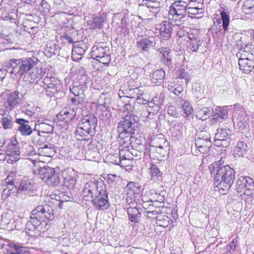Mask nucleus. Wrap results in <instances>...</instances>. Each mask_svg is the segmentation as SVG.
Instances as JSON below:
<instances>
[{
	"label": "nucleus",
	"instance_id": "f257e3e1",
	"mask_svg": "<svg viewBox=\"0 0 254 254\" xmlns=\"http://www.w3.org/2000/svg\"><path fill=\"white\" fill-rule=\"evenodd\" d=\"M209 170L211 175L215 177L214 183L220 193L227 194L235 179L234 170L229 165H221L219 162H215L209 166Z\"/></svg>",
	"mask_w": 254,
	"mask_h": 254
},
{
	"label": "nucleus",
	"instance_id": "f03ea898",
	"mask_svg": "<svg viewBox=\"0 0 254 254\" xmlns=\"http://www.w3.org/2000/svg\"><path fill=\"white\" fill-rule=\"evenodd\" d=\"M38 62V59L35 57L12 59L8 63V70L12 74L21 78L23 77V80L26 81L30 73L36 69Z\"/></svg>",
	"mask_w": 254,
	"mask_h": 254
},
{
	"label": "nucleus",
	"instance_id": "7ed1b4c3",
	"mask_svg": "<svg viewBox=\"0 0 254 254\" xmlns=\"http://www.w3.org/2000/svg\"><path fill=\"white\" fill-rule=\"evenodd\" d=\"M139 122V118L129 112L123 116L118 125L119 137L121 138H127L134 134Z\"/></svg>",
	"mask_w": 254,
	"mask_h": 254
},
{
	"label": "nucleus",
	"instance_id": "20e7f679",
	"mask_svg": "<svg viewBox=\"0 0 254 254\" xmlns=\"http://www.w3.org/2000/svg\"><path fill=\"white\" fill-rule=\"evenodd\" d=\"M97 122V118L93 114H88L83 117L76 130V135L78 134L83 137L88 135L94 136L96 133Z\"/></svg>",
	"mask_w": 254,
	"mask_h": 254
},
{
	"label": "nucleus",
	"instance_id": "39448f33",
	"mask_svg": "<svg viewBox=\"0 0 254 254\" xmlns=\"http://www.w3.org/2000/svg\"><path fill=\"white\" fill-rule=\"evenodd\" d=\"M39 178L51 186H58L60 184L59 175L56 173L55 170L47 165L39 166L38 169Z\"/></svg>",
	"mask_w": 254,
	"mask_h": 254
},
{
	"label": "nucleus",
	"instance_id": "423d86ee",
	"mask_svg": "<svg viewBox=\"0 0 254 254\" xmlns=\"http://www.w3.org/2000/svg\"><path fill=\"white\" fill-rule=\"evenodd\" d=\"M92 58L100 63L108 65L111 61V52L109 46L104 43H98L92 47Z\"/></svg>",
	"mask_w": 254,
	"mask_h": 254
},
{
	"label": "nucleus",
	"instance_id": "0eeeda50",
	"mask_svg": "<svg viewBox=\"0 0 254 254\" xmlns=\"http://www.w3.org/2000/svg\"><path fill=\"white\" fill-rule=\"evenodd\" d=\"M236 189L238 192H243V194L247 195L246 201H252V195L254 193V182L249 177H240L236 182Z\"/></svg>",
	"mask_w": 254,
	"mask_h": 254
},
{
	"label": "nucleus",
	"instance_id": "6e6552de",
	"mask_svg": "<svg viewBox=\"0 0 254 254\" xmlns=\"http://www.w3.org/2000/svg\"><path fill=\"white\" fill-rule=\"evenodd\" d=\"M32 213L43 224L47 225L46 220H52L54 218V210L49 205H39L32 211Z\"/></svg>",
	"mask_w": 254,
	"mask_h": 254
},
{
	"label": "nucleus",
	"instance_id": "1a4fd4ad",
	"mask_svg": "<svg viewBox=\"0 0 254 254\" xmlns=\"http://www.w3.org/2000/svg\"><path fill=\"white\" fill-rule=\"evenodd\" d=\"M96 210H107L110 206L107 189H103L90 199Z\"/></svg>",
	"mask_w": 254,
	"mask_h": 254
},
{
	"label": "nucleus",
	"instance_id": "9d476101",
	"mask_svg": "<svg viewBox=\"0 0 254 254\" xmlns=\"http://www.w3.org/2000/svg\"><path fill=\"white\" fill-rule=\"evenodd\" d=\"M106 188V186L102 181L99 182L90 181L84 185L82 195L83 197L91 199L100 191V190Z\"/></svg>",
	"mask_w": 254,
	"mask_h": 254
},
{
	"label": "nucleus",
	"instance_id": "9b49d317",
	"mask_svg": "<svg viewBox=\"0 0 254 254\" xmlns=\"http://www.w3.org/2000/svg\"><path fill=\"white\" fill-rule=\"evenodd\" d=\"M188 4L183 0H176L170 6L169 16L173 18L181 19L187 15Z\"/></svg>",
	"mask_w": 254,
	"mask_h": 254
},
{
	"label": "nucleus",
	"instance_id": "f8f14e48",
	"mask_svg": "<svg viewBox=\"0 0 254 254\" xmlns=\"http://www.w3.org/2000/svg\"><path fill=\"white\" fill-rule=\"evenodd\" d=\"M34 186L32 182L27 178H24L18 184L17 190V196L25 199L32 195Z\"/></svg>",
	"mask_w": 254,
	"mask_h": 254
},
{
	"label": "nucleus",
	"instance_id": "ddd939ff",
	"mask_svg": "<svg viewBox=\"0 0 254 254\" xmlns=\"http://www.w3.org/2000/svg\"><path fill=\"white\" fill-rule=\"evenodd\" d=\"M26 233L29 236H36L44 232L43 224L31 213L30 220L26 225Z\"/></svg>",
	"mask_w": 254,
	"mask_h": 254
},
{
	"label": "nucleus",
	"instance_id": "4468645a",
	"mask_svg": "<svg viewBox=\"0 0 254 254\" xmlns=\"http://www.w3.org/2000/svg\"><path fill=\"white\" fill-rule=\"evenodd\" d=\"M127 203L126 209L129 220L132 222L138 223L141 217V211L137 202L135 201H128V198Z\"/></svg>",
	"mask_w": 254,
	"mask_h": 254
},
{
	"label": "nucleus",
	"instance_id": "2eb2a0df",
	"mask_svg": "<svg viewBox=\"0 0 254 254\" xmlns=\"http://www.w3.org/2000/svg\"><path fill=\"white\" fill-rule=\"evenodd\" d=\"M160 137H155L154 138V141L156 143V146H149L148 148V152L150 158L155 159V158L159 159L160 157V154L157 150L162 149L163 145L168 144V142L164 137L163 134L160 135Z\"/></svg>",
	"mask_w": 254,
	"mask_h": 254
},
{
	"label": "nucleus",
	"instance_id": "dca6fc26",
	"mask_svg": "<svg viewBox=\"0 0 254 254\" xmlns=\"http://www.w3.org/2000/svg\"><path fill=\"white\" fill-rule=\"evenodd\" d=\"M156 38L154 37H142L136 42L137 48L141 52H148L151 47L155 46Z\"/></svg>",
	"mask_w": 254,
	"mask_h": 254
},
{
	"label": "nucleus",
	"instance_id": "f3484780",
	"mask_svg": "<svg viewBox=\"0 0 254 254\" xmlns=\"http://www.w3.org/2000/svg\"><path fill=\"white\" fill-rule=\"evenodd\" d=\"M188 36L187 51L189 52H196L202 45L198 34H194L187 32Z\"/></svg>",
	"mask_w": 254,
	"mask_h": 254
},
{
	"label": "nucleus",
	"instance_id": "a211bd4d",
	"mask_svg": "<svg viewBox=\"0 0 254 254\" xmlns=\"http://www.w3.org/2000/svg\"><path fill=\"white\" fill-rule=\"evenodd\" d=\"M80 113L77 111V108L68 107L62 110L57 116L58 119L65 123L68 122L72 119L75 118Z\"/></svg>",
	"mask_w": 254,
	"mask_h": 254
},
{
	"label": "nucleus",
	"instance_id": "6ab92c4d",
	"mask_svg": "<svg viewBox=\"0 0 254 254\" xmlns=\"http://www.w3.org/2000/svg\"><path fill=\"white\" fill-rule=\"evenodd\" d=\"M111 103V96L108 93H102L98 100V107L101 108V111H104L105 117L107 118L111 116V113L108 110Z\"/></svg>",
	"mask_w": 254,
	"mask_h": 254
},
{
	"label": "nucleus",
	"instance_id": "aec40b11",
	"mask_svg": "<svg viewBox=\"0 0 254 254\" xmlns=\"http://www.w3.org/2000/svg\"><path fill=\"white\" fill-rule=\"evenodd\" d=\"M158 27L160 38L163 40L169 39L174 29V25H172L169 22L164 21L160 23Z\"/></svg>",
	"mask_w": 254,
	"mask_h": 254
},
{
	"label": "nucleus",
	"instance_id": "412c9836",
	"mask_svg": "<svg viewBox=\"0 0 254 254\" xmlns=\"http://www.w3.org/2000/svg\"><path fill=\"white\" fill-rule=\"evenodd\" d=\"M15 122L19 125L17 130L23 136H29L34 131L29 125L30 122L28 120L22 118H17Z\"/></svg>",
	"mask_w": 254,
	"mask_h": 254
},
{
	"label": "nucleus",
	"instance_id": "4be33fe9",
	"mask_svg": "<svg viewBox=\"0 0 254 254\" xmlns=\"http://www.w3.org/2000/svg\"><path fill=\"white\" fill-rule=\"evenodd\" d=\"M107 18L106 14L98 13V15H94L92 19L88 21V25L92 29L102 28Z\"/></svg>",
	"mask_w": 254,
	"mask_h": 254
},
{
	"label": "nucleus",
	"instance_id": "5701e85b",
	"mask_svg": "<svg viewBox=\"0 0 254 254\" xmlns=\"http://www.w3.org/2000/svg\"><path fill=\"white\" fill-rule=\"evenodd\" d=\"M127 198L126 201L128 198V201H135L133 198L136 197L140 192V186L138 184L134 182H129L127 186Z\"/></svg>",
	"mask_w": 254,
	"mask_h": 254
},
{
	"label": "nucleus",
	"instance_id": "b1692460",
	"mask_svg": "<svg viewBox=\"0 0 254 254\" xmlns=\"http://www.w3.org/2000/svg\"><path fill=\"white\" fill-rule=\"evenodd\" d=\"M88 83V79L86 77H84L82 82L80 83L77 82L72 87H70V93L74 96L84 95V92L87 89Z\"/></svg>",
	"mask_w": 254,
	"mask_h": 254
},
{
	"label": "nucleus",
	"instance_id": "393cba45",
	"mask_svg": "<svg viewBox=\"0 0 254 254\" xmlns=\"http://www.w3.org/2000/svg\"><path fill=\"white\" fill-rule=\"evenodd\" d=\"M42 119H39L36 122L34 126V131H37L38 136H41V133H52L54 130L53 124H42Z\"/></svg>",
	"mask_w": 254,
	"mask_h": 254
},
{
	"label": "nucleus",
	"instance_id": "a878e982",
	"mask_svg": "<svg viewBox=\"0 0 254 254\" xmlns=\"http://www.w3.org/2000/svg\"><path fill=\"white\" fill-rule=\"evenodd\" d=\"M87 49V46L83 43L73 45L72 49V59L75 61L81 59L82 56L85 54Z\"/></svg>",
	"mask_w": 254,
	"mask_h": 254
},
{
	"label": "nucleus",
	"instance_id": "bb28decb",
	"mask_svg": "<svg viewBox=\"0 0 254 254\" xmlns=\"http://www.w3.org/2000/svg\"><path fill=\"white\" fill-rule=\"evenodd\" d=\"M228 117L227 107L217 106L214 111L212 117V122H220V120H224Z\"/></svg>",
	"mask_w": 254,
	"mask_h": 254
},
{
	"label": "nucleus",
	"instance_id": "cd10ccee",
	"mask_svg": "<svg viewBox=\"0 0 254 254\" xmlns=\"http://www.w3.org/2000/svg\"><path fill=\"white\" fill-rule=\"evenodd\" d=\"M141 5L146 6L150 12L157 14L160 10V2L156 0H143Z\"/></svg>",
	"mask_w": 254,
	"mask_h": 254
},
{
	"label": "nucleus",
	"instance_id": "c85d7f7f",
	"mask_svg": "<svg viewBox=\"0 0 254 254\" xmlns=\"http://www.w3.org/2000/svg\"><path fill=\"white\" fill-rule=\"evenodd\" d=\"M240 69L244 73L248 74L252 69H254V61L251 59H243L239 60Z\"/></svg>",
	"mask_w": 254,
	"mask_h": 254
},
{
	"label": "nucleus",
	"instance_id": "c756f323",
	"mask_svg": "<svg viewBox=\"0 0 254 254\" xmlns=\"http://www.w3.org/2000/svg\"><path fill=\"white\" fill-rule=\"evenodd\" d=\"M140 142L139 140L136 139L135 142L132 145L133 150L131 153V154L135 156H141L142 153H143L144 156H145L147 152L148 153V150L146 148L145 145Z\"/></svg>",
	"mask_w": 254,
	"mask_h": 254
},
{
	"label": "nucleus",
	"instance_id": "7c9ffc66",
	"mask_svg": "<svg viewBox=\"0 0 254 254\" xmlns=\"http://www.w3.org/2000/svg\"><path fill=\"white\" fill-rule=\"evenodd\" d=\"M165 75V71L162 68L158 69L153 71L151 75L152 82L156 85H160L163 82Z\"/></svg>",
	"mask_w": 254,
	"mask_h": 254
},
{
	"label": "nucleus",
	"instance_id": "2f4dec72",
	"mask_svg": "<svg viewBox=\"0 0 254 254\" xmlns=\"http://www.w3.org/2000/svg\"><path fill=\"white\" fill-rule=\"evenodd\" d=\"M18 92H12L7 94L6 99V107L7 109L11 110L18 104Z\"/></svg>",
	"mask_w": 254,
	"mask_h": 254
},
{
	"label": "nucleus",
	"instance_id": "473e14b6",
	"mask_svg": "<svg viewBox=\"0 0 254 254\" xmlns=\"http://www.w3.org/2000/svg\"><path fill=\"white\" fill-rule=\"evenodd\" d=\"M248 146L244 141H239L234 150L235 157H245L247 155Z\"/></svg>",
	"mask_w": 254,
	"mask_h": 254
},
{
	"label": "nucleus",
	"instance_id": "72a5a7b5",
	"mask_svg": "<svg viewBox=\"0 0 254 254\" xmlns=\"http://www.w3.org/2000/svg\"><path fill=\"white\" fill-rule=\"evenodd\" d=\"M85 99V95H77L71 97L70 98V101L71 104L69 106L71 108H77V111L80 113L81 110V107L82 106V103L83 102Z\"/></svg>",
	"mask_w": 254,
	"mask_h": 254
},
{
	"label": "nucleus",
	"instance_id": "f704fd0d",
	"mask_svg": "<svg viewBox=\"0 0 254 254\" xmlns=\"http://www.w3.org/2000/svg\"><path fill=\"white\" fill-rule=\"evenodd\" d=\"M46 69L42 67H38L36 65V69H34L31 73H30L29 77H28L26 81L31 83L34 82L37 79H40L45 74Z\"/></svg>",
	"mask_w": 254,
	"mask_h": 254
},
{
	"label": "nucleus",
	"instance_id": "c9c22d12",
	"mask_svg": "<svg viewBox=\"0 0 254 254\" xmlns=\"http://www.w3.org/2000/svg\"><path fill=\"white\" fill-rule=\"evenodd\" d=\"M122 88H125V91L127 96L126 98H128L129 95H132L131 92L133 89L135 92L138 91V85L134 84V81L132 79L129 80L128 81L125 83L123 85L121 86Z\"/></svg>",
	"mask_w": 254,
	"mask_h": 254
},
{
	"label": "nucleus",
	"instance_id": "e433bc0d",
	"mask_svg": "<svg viewBox=\"0 0 254 254\" xmlns=\"http://www.w3.org/2000/svg\"><path fill=\"white\" fill-rule=\"evenodd\" d=\"M232 134V130L227 127H219L215 133V138H227L230 139V136Z\"/></svg>",
	"mask_w": 254,
	"mask_h": 254
},
{
	"label": "nucleus",
	"instance_id": "4c0bfd02",
	"mask_svg": "<svg viewBox=\"0 0 254 254\" xmlns=\"http://www.w3.org/2000/svg\"><path fill=\"white\" fill-rule=\"evenodd\" d=\"M8 246L12 250L8 251V254H30L25 247L18 246L14 243H9Z\"/></svg>",
	"mask_w": 254,
	"mask_h": 254
},
{
	"label": "nucleus",
	"instance_id": "58836bf2",
	"mask_svg": "<svg viewBox=\"0 0 254 254\" xmlns=\"http://www.w3.org/2000/svg\"><path fill=\"white\" fill-rule=\"evenodd\" d=\"M213 113V110L211 107H203L197 112V117L202 120H205Z\"/></svg>",
	"mask_w": 254,
	"mask_h": 254
},
{
	"label": "nucleus",
	"instance_id": "ea45409f",
	"mask_svg": "<svg viewBox=\"0 0 254 254\" xmlns=\"http://www.w3.org/2000/svg\"><path fill=\"white\" fill-rule=\"evenodd\" d=\"M161 63L166 65L170 66L172 64V55L170 49H165L162 51V56L161 59Z\"/></svg>",
	"mask_w": 254,
	"mask_h": 254
},
{
	"label": "nucleus",
	"instance_id": "a19ab883",
	"mask_svg": "<svg viewBox=\"0 0 254 254\" xmlns=\"http://www.w3.org/2000/svg\"><path fill=\"white\" fill-rule=\"evenodd\" d=\"M39 153L47 157H52L55 154V150L51 145H45L44 147L39 149Z\"/></svg>",
	"mask_w": 254,
	"mask_h": 254
},
{
	"label": "nucleus",
	"instance_id": "79ce46f5",
	"mask_svg": "<svg viewBox=\"0 0 254 254\" xmlns=\"http://www.w3.org/2000/svg\"><path fill=\"white\" fill-rule=\"evenodd\" d=\"M182 109L178 106H169L167 109L168 114L174 117H179L182 115Z\"/></svg>",
	"mask_w": 254,
	"mask_h": 254
},
{
	"label": "nucleus",
	"instance_id": "37998d69",
	"mask_svg": "<svg viewBox=\"0 0 254 254\" xmlns=\"http://www.w3.org/2000/svg\"><path fill=\"white\" fill-rule=\"evenodd\" d=\"M156 219V224L160 226L167 227L170 224V222L171 220L166 215H159L155 217Z\"/></svg>",
	"mask_w": 254,
	"mask_h": 254
},
{
	"label": "nucleus",
	"instance_id": "c03bdc74",
	"mask_svg": "<svg viewBox=\"0 0 254 254\" xmlns=\"http://www.w3.org/2000/svg\"><path fill=\"white\" fill-rule=\"evenodd\" d=\"M168 90L170 92H173L176 96L179 98H182V93L183 91V87L180 84H174V85H169Z\"/></svg>",
	"mask_w": 254,
	"mask_h": 254
},
{
	"label": "nucleus",
	"instance_id": "a18cd8bd",
	"mask_svg": "<svg viewBox=\"0 0 254 254\" xmlns=\"http://www.w3.org/2000/svg\"><path fill=\"white\" fill-rule=\"evenodd\" d=\"M203 13V7H187V14L190 18L194 17V16L196 15L201 14Z\"/></svg>",
	"mask_w": 254,
	"mask_h": 254
},
{
	"label": "nucleus",
	"instance_id": "49530a36",
	"mask_svg": "<svg viewBox=\"0 0 254 254\" xmlns=\"http://www.w3.org/2000/svg\"><path fill=\"white\" fill-rule=\"evenodd\" d=\"M243 11L246 13L254 12V0H246L244 1L243 8Z\"/></svg>",
	"mask_w": 254,
	"mask_h": 254
},
{
	"label": "nucleus",
	"instance_id": "de8ad7c7",
	"mask_svg": "<svg viewBox=\"0 0 254 254\" xmlns=\"http://www.w3.org/2000/svg\"><path fill=\"white\" fill-rule=\"evenodd\" d=\"M221 18L222 21V27L225 32L228 31V26L230 22V16L225 11H222L220 13Z\"/></svg>",
	"mask_w": 254,
	"mask_h": 254
},
{
	"label": "nucleus",
	"instance_id": "09e8293b",
	"mask_svg": "<svg viewBox=\"0 0 254 254\" xmlns=\"http://www.w3.org/2000/svg\"><path fill=\"white\" fill-rule=\"evenodd\" d=\"M182 109V110H183V116L185 118L189 117L193 113V108L192 106L190 105V103L187 101H185L184 102Z\"/></svg>",
	"mask_w": 254,
	"mask_h": 254
},
{
	"label": "nucleus",
	"instance_id": "8fccbe9b",
	"mask_svg": "<svg viewBox=\"0 0 254 254\" xmlns=\"http://www.w3.org/2000/svg\"><path fill=\"white\" fill-rule=\"evenodd\" d=\"M86 156L88 160H92L99 158V153L96 147H94L93 149L89 148L86 152Z\"/></svg>",
	"mask_w": 254,
	"mask_h": 254
},
{
	"label": "nucleus",
	"instance_id": "3c124183",
	"mask_svg": "<svg viewBox=\"0 0 254 254\" xmlns=\"http://www.w3.org/2000/svg\"><path fill=\"white\" fill-rule=\"evenodd\" d=\"M130 153V152L128 150L121 149L120 150L119 152L120 158L118 159L117 158L116 159H115L114 161H111V163L116 165H120L121 163V160L120 159L121 157H123L125 159H127V157L129 156Z\"/></svg>",
	"mask_w": 254,
	"mask_h": 254
},
{
	"label": "nucleus",
	"instance_id": "603ef678",
	"mask_svg": "<svg viewBox=\"0 0 254 254\" xmlns=\"http://www.w3.org/2000/svg\"><path fill=\"white\" fill-rule=\"evenodd\" d=\"M195 145L199 149L208 148L211 145V141H205L204 139H195Z\"/></svg>",
	"mask_w": 254,
	"mask_h": 254
},
{
	"label": "nucleus",
	"instance_id": "864d4df0",
	"mask_svg": "<svg viewBox=\"0 0 254 254\" xmlns=\"http://www.w3.org/2000/svg\"><path fill=\"white\" fill-rule=\"evenodd\" d=\"M17 175L14 172H10L7 176L6 179V183L7 185H14L17 186L18 182L17 179Z\"/></svg>",
	"mask_w": 254,
	"mask_h": 254
},
{
	"label": "nucleus",
	"instance_id": "5fc2aeb1",
	"mask_svg": "<svg viewBox=\"0 0 254 254\" xmlns=\"http://www.w3.org/2000/svg\"><path fill=\"white\" fill-rule=\"evenodd\" d=\"M214 144L218 147L222 148L226 147L229 146L230 143L229 139L227 138H216L214 141Z\"/></svg>",
	"mask_w": 254,
	"mask_h": 254
},
{
	"label": "nucleus",
	"instance_id": "6e6d98bb",
	"mask_svg": "<svg viewBox=\"0 0 254 254\" xmlns=\"http://www.w3.org/2000/svg\"><path fill=\"white\" fill-rule=\"evenodd\" d=\"M1 122L5 129L10 128L12 126V117L10 116L3 117Z\"/></svg>",
	"mask_w": 254,
	"mask_h": 254
},
{
	"label": "nucleus",
	"instance_id": "4d7b16f0",
	"mask_svg": "<svg viewBox=\"0 0 254 254\" xmlns=\"http://www.w3.org/2000/svg\"><path fill=\"white\" fill-rule=\"evenodd\" d=\"M235 116H237L236 121H243V122H247L248 120V114L245 110H242L240 112H236Z\"/></svg>",
	"mask_w": 254,
	"mask_h": 254
},
{
	"label": "nucleus",
	"instance_id": "13d9d810",
	"mask_svg": "<svg viewBox=\"0 0 254 254\" xmlns=\"http://www.w3.org/2000/svg\"><path fill=\"white\" fill-rule=\"evenodd\" d=\"M150 170V173L152 177L151 179L156 181L161 175L160 171L155 165H152Z\"/></svg>",
	"mask_w": 254,
	"mask_h": 254
},
{
	"label": "nucleus",
	"instance_id": "bf43d9fd",
	"mask_svg": "<svg viewBox=\"0 0 254 254\" xmlns=\"http://www.w3.org/2000/svg\"><path fill=\"white\" fill-rule=\"evenodd\" d=\"M61 87V82L57 77L53 76L52 79L51 85H50V88L55 90L57 92L60 90Z\"/></svg>",
	"mask_w": 254,
	"mask_h": 254
},
{
	"label": "nucleus",
	"instance_id": "052dcab7",
	"mask_svg": "<svg viewBox=\"0 0 254 254\" xmlns=\"http://www.w3.org/2000/svg\"><path fill=\"white\" fill-rule=\"evenodd\" d=\"M178 76L179 78L185 79L187 84L188 83L190 80L189 74L183 68L178 71Z\"/></svg>",
	"mask_w": 254,
	"mask_h": 254
},
{
	"label": "nucleus",
	"instance_id": "680f3d73",
	"mask_svg": "<svg viewBox=\"0 0 254 254\" xmlns=\"http://www.w3.org/2000/svg\"><path fill=\"white\" fill-rule=\"evenodd\" d=\"M119 177L115 174H105L104 178L107 181V183L113 184L118 181Z\"/></svg>",
	"mask_w": 254,
	"mask_h": 254
},
{
	"label": "nucleus",
	"instance_id": "e2e57ef3",
	"mask_svg": "<svg viewBox=\"0 0 254 254\" xmlns=\"http://www.w3.org/2000/svg\"><path fill=\"white\" fill-rule=\"evenodd\" d=\"M237 57L239 60L243 59H251L253 57L252 53L245 52L240 50L239 53L237 54Z\"/></svg>",
	"mask_w": 254,
	"mask_h": 254
},
{
	"label": "nucleus",
	"instance_id": "0e129e2a",
	"mask_svg": "<svg viewBox=\"0 0 254 254\" xmlns=\"http://www.w3.org/2000/svg\"><path fill=\"white\" fill-rule=\"evenodd\" d=\"M58 48V46L55 43H49L46 46L45 52L50 54H56V51Z\"/></svg>",
	"mask_w": 254,
	"mask_h": 254
},
{
	"label": "nucleus",
	"instance_id": "69168bd1",
	"mask_svg": "<svg viewBox=\"0 0 254 254\" xmlns=\"http://www.w3.org/2000/svg\"><path fill=\"white\" fill-rule=\"evenodd\" d=\"M164 97V94H163L157 95L156 96L153 97L152 101L154 103H155V104L156 105V106L161 107V106L163 104Z\"/></svg>",
	"mask_w": 254,
	"mask_h": 254
},
{
	"label": "nucleus",
	"instance_id": "338daca9",
	"mask_svg": "<svg viewBox=\"0 0 254 254\" xmlns=\"http://www.w3.org/2000/svg\"><path fill=\"white\" fill-rule=\"evenodd\" d=\"M196 139H204L205 141H210V135L209 133L205 131L201 130L199 132V135H198Z\"/></svg>",
	"mask_w": 254,
	"mask_h": 254
},
{
	"label": "nucleus",
	"instance_id": "774afa93",
	"mask_svg": "<svg viewBox=\"0 0 254 254\" xmlns=\"http://www.w3.org/2000/svg\"><path fill=\"white\" fill-rule=\"evenodd\" d=\"M185 28V27H181L180 26H179L178 25H174V29L177 30L176 35L178 37H180V38L185 36V30H184Z\"/></svg>",
	"mask_w": 254,
	"mask_h": 254
}]
</instances>
